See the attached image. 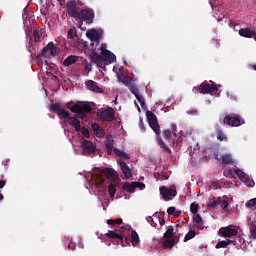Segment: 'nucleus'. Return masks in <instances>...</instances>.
<instances>
[{
    "label": "nucleus",
    "instance_id": "1",
    "mask_svg": "<svg viewBox=\"0 0 256 256\" xmlns=\"http://www.w3.org/2000/svg\"><path fill=\"white\" fill-rule=\"evenodd\" d=\"M117 177V173L112 169H96L92 172H87L85 174V179L87 181L86 189H89L90 193H95L98 195L99 201L103 210L106 211L109 206V200L107 198V185L109 184V179L113 181Z\"/></svg>",
    "mask_w": 256,
    "mask_h": 256
},
{
    "label": "nucleus",
    "instance_id": "2",
    "mask_svg": "<svg viewBox=\"0 0 256 256\" xmlns=\"http://www.w3.org/2000/svg\"><path fill=\"white\" fill-rule=\"evenodd\" d=\"M109 239H119V241H125L129 245V237L130 235L132 247H137L139 245L140 239L137 231L133 230V228L129 224H123L121 229H115L113 231L109 230L106 234Z\"/></svg>",
    "mask_w": 256,
    "mask_h": 256
},
{
    "label": "nucleus",
    "instance_id": "3",
    "mask_svg": "<svg viewBox=\"0 0 256 256\" xmlns=\"http://www.w3.org/2000/svg\"><path fill=\"white\" fill-rule=\"evenodd\" d=\"M91 59L93 63L97 65V67H103V65H111V63H115L117 61V56L113 54L110 50L97 53H93L91 55Z\"/></svg>",
    "mask_w": 256,
    "mask_h": 256
},
{
    "label": "nucleus",
    "instance_id": "4",
    "mask_svg": "<svg viewBox=\"0 0 256 256\" xmlns=\"http://www.w3.org/2000/svg\"><path fill=\"white\" fill-rule=\"evenodd\" d=\"M235 175H237V177H239L240 181H243V183H245V185H247V187H255V181H253V179H251L241 169L237 168V166H235V168H230V169L224 170V176L228 177L229 179H233V177H235Z\"/></svg>",
    "mask_w": 256,
    "mask_h": 256
},
{
    "label": "nucleus",
    "instance_id": "5",
    "mask_svg": "<svg viewBox=\"0 0 256 256\" xmlns=\"http://www.w3.org/2000/svg\"><path fill=\"white\" fill-rule=\"evenodd\" d=\"M219 87H221V85L215 84V82L213 81H205L203 82L200 87L193 88V92L194 93H209V95H212L214 97H219V95H221V90L219 89Z\"/></svg>",
    "mask_w": 256,
    "mask_h": 256
},
{
    "label": "nucleus",
    "instance_id": "6",
    "mask_svg": "<svg viewBox=\"0 0 256 256\" xmlns=\"http://www.w3.org/2000/svg\"><path fill=\"white\" fill-rule=\"evenodd\" d=\"M117 79H118V81H120V83H123L124 85L129 87V90L131 91V93L133 95H135V97H136L138 103H140L142 109H145V107H146L145 98H143V96H141L139 94V89L137 88V86H135V84H131V80L129 78H126L123 74H118Z\"/></svg>",
    "mask_w": 256,
    "mask_h": 256
},
{
    "label": "nucleus",
    "instance_id": "7",
    "mask_svg": "<svg viewBox=\"0 0 256 256\" xmlns=\"http://www.w3.org/2000/svg\"><path fill=\"white\" fill-rule=\"evenodd\" d=\"M173 231V226H167L166 232L164 233L165 240L162 244L164 249H173V247H175V244L177 243L175 239H177V237H175V233Z\"/></svg>",
    "mask_w": 256,
    "mask_h": 256
},
{
    "label": "nucleus",
    "instance_id": "8",
    "mask_svg": "<svg viewBox=\"0 0 256 256\" xmlns=\"http://www.w3.org/2000/svg\"><path fill=\"white\" fill-rule=\"evenodd\" d=\"M61 49L55 45V43L50 42L47 44L46 47L42 49L41 57H44V59H49L50 57H57L59 55Z\"/></svg>",
    "mask_w": 256,
    "mask_h": 256
},
{
    "label": "nucleus",
    "instance_id": "9",
    "mask_svg": "<svg viewBox=\"0 0 256 256\" xmlns=\"http://www.w3.org/2000/svg\"><path fill=\"white\" fill-rule=\"evenodd\" d=\"M160 195L164 199V201H171L173 197L177 196V190L175 188L162 186L160 187Z\"/></svg>",
    "mask_w": 256,
    "mask_h": 256
},
{
    "label": "nucleus",
    "instance_id": "10",
    "mask_svg": "<svg viewBox=\"0 0 256 256\" xmlns=\"http://www.w3.org/2000/svg\"><path fill=\"white\" fill-rule=\"evenodd\" d=\"M245 120L241 119V116H226L224 118V124L229 125L230 127H241L244 125Z\"/></svg>",
    "mask_w": 256,
    "mask_h": 256
},
{
    "label": "nucleus",
    "instance_id": "11",
    "mask_svg": "<svg viewBox=\"0 0 256 256\" xmlns=\"http://www.w3.org/2000/svg\"><path fill=\"white\" fill-rule=\"evenodd\" d=\"M146 115H147L149 126L151 127V129H153L156 135H159V133H161V130L159 127V123L157 122V116H155V114H153V112L151 111H148Z\"/></svg>",
    "mask_w": 256,
    "mask_h": 256
},
{
    "label": "nucleus",
    "instance_id": "12",
    "mask_svg": "<svg viewBox=\"0 0 256 256\" xmlns=\"http://www.w3.org/2000/svg\"><path fill=\"white\" fill-rule=\"evenodd\" d=\"M79 19L82 21H86V23H93V19H95V11L93 9H83L79 13Z\"/></svg>",
    "mask_w": 256,
    "mask_h": 256
},
{
    "label": "nucleus",
    "instance_id": "13",
    "mask_svg": "<svg viewBox=\"0 0 256 256\" xmlns=\"http://www.w3.org/2000/svg\"><path fill=\"white\" fill-rule=\"evenodd\" d=\"M208 1L212 7L215 19H217L218 22L223 21V18L225 17V14H223L224 13L223 6L213 4L214 0H208Z\"/></svg>",
    "mask_w": 256,
    "mask_h": 256
},
{
    "label": "nucleus",
    "instance_id": "14",
    "mask_svg": "<svg viewBox=\"0 0 256 256\" xmlns=\"http://www.w3.org/2000/svg\"><path fill=\"white\" fill-rule=\"evenodd\" d=\"M219 233L222 235V237H235L237 233H239V230L237 227L234 226H227V227H222L219 230Z\"/></svg>",
    "mask_w": 256,
    "mask_h": 256
},
{
    "label": "nucleus",
    "instance_id": "15",
    "mask_svg": "<svg viewBox=\"0 0 256 256\" xmlns=\"http://www.w3.org/2000/svg\"><path fill=\"white\" fill-rule=\"evenodd\" d=\"M81 147L83 155H91V153H95L96 146L89 140H84L81 144Z\"/></svg>",
    "mask_w": 256,
    "mask_h": 256
},
{
    "label": "nucleus",
    "instance_id": "16",
    "mask_svg": "<svg viewBox=\"0 0 256 256\" xmlns=\"http://www.w3.org/2000/svg\"><path fill=\"white\" fill-rule=\"evenodd\" d=\"M67 10H68V15L70 17H73L74 19H77L79 17V10L77 9V2L75 0L69 1L66 4Z\"/></svg>",
    "mask_w": 256,
    "mask_h": 256
},
{
    "label": "nucleus",
    "instance_id": "17",
    "mask_svg": "<svg viewBox=\"0 0 256 256\" xmlns=\"http://www.w3.org/2000/svg\"><path fill=\"white\" fill-rule=\"evenodd\" d=\"M86 37L92 42L99 43V39H101V30L90 29L86 32Z\"/></svg>",
    "mask_w": 256,
    "mask_h": 256
},
{
    "label": "nucleus",
    "instance_id": "18",
    "mask_svg": "<svg viewBox=\"0 0 256 256\" xmlns=\"http://www.w3.org/2000/svg\"><path fill=\"white\" fill-rule=\"evenodd\" d=\"M100 118L103 121H113L115 119V112L113 109H105L100 112Z\"/></svg>",
    "mask_w": 256,
    "mask_h": 256
},
{
    "label": "nucleus",
    "instance_id": "19",
    "mask_svg": "<svg viewBox=\"0 0 256 256\" xmlns=\"http://www.w3.org/2000/svg\"><path fill=\"white\" fill-rule=\"evenodd\" d=\"M240 37H246V39H255L256 41V32L249 28H242L239 30Z\"/></svg>",
    "mask_w": 256,
    "mask_h": 256
},
{
    "label": "nucleus",
    "instance_id": "20",
    "mask_svg": "<svg viewBox=\"0 0 256 256\" xmlns=\"http://www.w3.org/2000/svg\"><path fill=\"white\" fill-rule=\"evenodd\" d=\"M85 86L88 91H92L93 93H103V89L97 86V82L93 80H88L85 82Z\"/></svg>",
    "mask_w": 256,
    "mask_h": 256
},
{
    "label": "nucleus",
    "instance_id": "21",
    "mask_svg": "<svg viewBox=\"0 0 256 256\" xmlns=\"http://www.w3.org/2000/svg\"><path fill=\"white\" fill-rule=\"evenodd\" d=\"M121 171L124 173V177L126 179H131L133 177V173L131 172V168L125 162H120Z\"/></svg>",
    "mask_w": 256,
    "mask_h": 256
},
{
    "label": "nucleus",
    "instance_id": "22",
    "mask_svg": "<svg viewBox=\"0 0 256 256\" xmlns=\"http://www.w3.org/2000/svg\"><path fill=\"white\" fill-rule=\"evenodd\" d=\"M218 205H220L222 209H227L229 202L223 198H218L211 203V207H217Z\"/></svg>",
    "mask_w": 256,
    "mask_h": 256
},
{
    "label": "nucleus",
    "instance_id": "23",
    "mask_svg": "<svg viewBox=\"0 0 256 256\" xmlns=\"http://www.w3.org/2000/svg\"><path fill=\"white\" fill-rule=\"evenodd\" d=\"M68 122L71 127H74V129H76V131H81V122L79 121V119H77L76 117H69Z\"/></svg>",
    "mask_w": 256,
    "mask_h": 256
},
{
    "label": "nucleus",
    "instance_id": "24",
    "mask_svg": "<svg viewBox=\"0 0 256 256\" xmlns=\"http://www.w3.org/2000/svg\"><path fill=\"white\" fill-rule=\"evenodd\" d=\"M77 61H79L78 56L70 55L64 60L63 64L65 65V67H69L70 65H75V63H77Z\"/></svg>",
    "mask_w": 256,
    "mask_h": 256
},
{
    "label": "nucleus",
    "instance_id": "25",
    "mask_svg": "<svg viewBox=\"0 0 256 256\" xmlns=\"http://www.w3.org/2000/svg\"><path fill=\"white\" fill-rule=\"evenodd\" d=\"M217 161H222L224 165H229L233 163V156L231 154L223 155L221 158L216 157Z\"/></svg>",
    "mask_w": 256,
    "mask_h": 256
},
{
    "label": "nucleus",
    "instance_id": "26",
    "mask_svg": "<svg viewBox=\"0 0 256 256\" xmlns=\"http://www.w3.org/2000/svg\"><path fill=\"white\" fill-rule=\"evenodd\" d=\"M123 189L124 191H127V193H135V182H125Z\"/></svg>",
    "mask_w": 256,
    "mask_h": 256
},
{
    "label": "nucleus",
    "instance_id": "27",
    "mask_svg": "<svg viewBox=\"0 0 256 256\" xmlns=\"http://www.w3.org/2000/svg\"><path fill=\"white\" fill-rule=\"evenodd\" d=\"M231 243H233L232 240H222L216 244L215 248L216 249H225V247H229V245H231Z\"/></svg>",
    "mask_w": 256,
    "mask_h": 256
},
{
    "label": "nucleus",
    "instance_id": "28",
    "mask_svg": "<svg viewBox=\"0 0 256 256\" xmlns=\"http://www.w3.org/2000/svg\"><path fill=\"white\" fill-rule=\"evenodd\" d=\"M105 145H106L108 155H111V153H113V138L108 137Z\"/></svg>",
    "mask_w": 256,
    "mask_h": 256
},
{
    "label": "nucleus",
    "instance_id": "29",
    "mask_svg": "<svg viewBox=\"0 0 256 256\" xmlns=\"http://www.w3.org/2000/svg\"><path fill=\"white\" fill-rule=\"evenodd\" d=\"M45 30L43 29H37L34 31V41L35 43H39L41 41V37H43V33Z\"/></svg>",
    "mask_w": 256,
    "mask_h": 256
},
{
    "label": "nucleus",
    "instance_id": "30",
    "mask_svg": "<svg viewBox=\"0 0 256 256\" xmlns=\"http://www.w3.org/2000/svg\"><path fill=\"white\" fill-rule=\"evenodd\" d=\"M83 65H84L85 75H89V72L92 71V69H93V66L91 65V62H89L87 60H84Z\"/></svg>",
    "mask_w": 256,
    "mask_h": 256
},
{
    "label": "nucleus",
    "instance_id": "31",
    "mask_svg": "<svg viewBox=\"0 0 256 256\" xmlns=\"http://www.w3.org/2000/svg\"><path fill=\"white\" fill-rule=\"evenodd\" d=\"M92 129H93L94 133H96V135H98L99 137H101V135H103V128H101V126H99V124H97V123L92 124Z\"/></svg>",
    "mask_w": 256,
    "mask_h": 256
},
{
    "label": "nucleus",
    "instance_id": "32",
    "mask_svg": "<svg viewBox=\"0 0 256 256\" xmlns=\"http://www.w3.org/2000/svg\"><path fill=\"white\" fill-rule=\"evenodd\" d=\"M114 153L118 155V157H121V159H129V154L125 153L124 151H121L117 148H114Z\"/></svg>",
    "mask_w": 256,
    "mask_h": 256
},
{
    "label": "nucleus",
    "instance_id": "33",
    "mask_svg": "<svg viewBox=\"0 0 256 256\" xmlns=\"http://www.w3.org/2000/svg\"><path fill=\"white\" fill-rule=\"evenodd\" d=\"M158 144L160 145V147L162 149H164V151H166V153H171V149L169 148V146H167V144H165V142H163V139L161 138H157Z\"/></svg>",
    "mask_w": 256,
    "mask_h": 256
},
{
    "label": "nucleus",
    "instance_id": "34",
    "mask_svg": "<svg viewBox=\"0 0 256 256\" xmlns=\"http://www.w3.org/2000/svg\"><path fill=\"white\" fill-rule=\"evenodd\" d=\"M23 24L25 27H31V20L29 19V14L24 13L22 15Z\"/></svg>",
    "mask_w": 256,
    "mask_h": 256
},
{
    "label": "nucleus",
    "instance_id": "35",
    "mask_svg": "<svg viewBox=\"0 0 256 256\" xmlns=\"http://www.w3.org/2000/svg\"><path fill=\"white\" fill-rule=\"evenodd\" d=\"M58 117L60 119H67V117H69V112L63 108H60V111L58 112Z\"/></svg>",
    "mask_w": 256,
    "mask_h": 256
},
{
    "label": "nucleus",
    "instance_id": "36",
    "mask_svg": "<svg viewBox=\"0 0 256 256\" xmlns=\"http://www.w3.org/2000/svg\"><path fill=\"white\" fill-rule=\"evenodd\" d=\"M108 191L111 199H113V197H115V194L117 193V189L115 188V185L109 184Z\"/></svg>",
    "mask_w": 256,
    "mask_h": 256
},
{
    "label": "nucleus",
    "instance_id": "37",
    "mask_svg": "<svg viewBox=\"0 0 256 256\" xmlns=\"http://www.w3.org/2000/svg\"><path fill=\"white\" fill-rule=\"evenodd\" d=\"M245 207H247V209H253V207H256V198H252L249 201H247L245 203Z\"/></svg>",
    "mask_w": 256,
    "mask_h": 256
},
{
    "label": "nucleus",
    "instance_id": "38",
    "mask_svg": "<svg viewBox=\"0 0 256 256\" xmlns=\"http://www.w3.org/2000/svg\"><path fill=\"white\" fill-rule=\"evenodd\" d=\"M61 110V105L59 103L51 104L50 105V111H53V113H58Z\"/></svg>",
    "mask_w": 256,
    "mask_h": 256
},
{
    "label": "nucleus",
    "instance_id": "39",
    "mask_svg": "<svg viewBox=\"0 0 256 256\" xmlns=\"http://www.w3.org/2000/svg\"><path fill=\"white\" fill-rule=\"evenodd\" d=\"M121 223H123V219H121V218H118L116 220H114V219L107 220L108 225H121Z\"/></svg>",
    "mask_w": 256,
    "mask_h": 256
},
{
    "label": "nucleus",
    "instance_id": "40",
    "mask_svg": "<svg viewBox=\"0 0 256 256\" xmlns=\"http://www.w3.org/2000/svg\"><path fill=\"white\" fill-rule=\"evenodd\" d=\"M92 108L89 104H83L81 106V113H91Z\"/></svg>",
    "mask_w": 256,
    "mask_h": 256
},
{
    "label": "nucleus",
    "instance_id": "41",
    "mask_svg": "<svg viewBox=\"0 0 256 256\" xmlns=\"http://www.w3.org/2000/svg\"><path fill=\"white\" fill-rule=\"evenodd\" d=\"M190 211H191V213H193V215H197V211H199V204L192 203L190 205Z\"/></svg>",
    "mask_w": 256,
    "mask_h": 256
},
{
    "label": "nucleus",
    "instance_id": "42",
    "mask_svg": "<svg viewBox=\"0 0 256 256\" xmlns=\"http://www.w3.org/2000/svg\"><path fill=\"white\" fill-rule=\"evenodd\" d=\"M196 233L195 230H190L186 235H185V241H191L195 237Z\"/></svg>",
    "mask_w": 256,
    "mask_h": 256
},
{
    "label": "nucleus",
    "instance_id": "43",
    "mask_svg": "<svg viewBox=\"0 0 256 256\" xmlns=\"http://www.w3.org/2000/svg\"><path fill=\"white\" fill-rule=\"evenodd\" d=\"M250 234L252 239H256V222L250 226Z\"/></svg>",
    "mask_w": 256,
    "mask_h": 256
},
{
    "label": "nucleus",
    "instance_id": "44",
    "mask_svg": "<svg viewBox=\"0 0 256 256\" xmlns=\"http://www.w3.org/2000/svg\"><path fill=\"white\" fill-rule=\"evenodd\" d=\"M74 37H77V30H75V28H70L68 30V39H73Z\"/></svg>",
    "mask_w": 256,
    "mask_h": 256
},
{
    "label": "nucleus",
    "instance_id": "45",
    "mask_svg": "<svg viewBox=\"0 0 256 256\" xmlns=\"http://www.w3.org/2000/svg\"><path fill=\"white\" fill-rule=\"evenodd\" d=\"M70 111H72V113H78L79 115H81V105H74L70 108Z\"/></svg>",
    "mask_w": 256,
    "mask_h": 256
},
{
    "label": "nucleus",
    "instance_id": "46",
    "mask_svg": "<svg viewBox=\"0 0 256 256\" xmlns=\"http://www.w3.org/2000/svg\"><path fill=\"white\" fill-rule=\"evenodd\" d=\"M79 131H81L83 137H86V139H89V137H90L89 129H87L85 127L81 128V126H80V130Z\"/></svg>",
    "mask_w": 256,
    "mask_h": 256
},
{
    "label": "nucleus",
    "instance_id": "47",
    "mask_svg": "<svg viewBox=\"0 0 256 256\" xmlns=\"http://www.w3.org/2000/svg\"><path fill=\"white\" fill-rule=\"evenodd\" d=\"M135 189H140V191H143L145 189V183L142 182H134Z\"/></svg>",
    "mask_w": 256,
    "mask_h": 256
},
{
    "label": "nucleus",
    "instance_id": "48",
    "mask_svg": "<svg viewBox=\"0 0 256 256\" xmlns=\"http://www.w3.org/2000/svg\"><path fill=\"white\" fill-rule=\"evenodd\" d=\"M218 139H219V141H227V136L225 135V133H223V131L219 130L218 131Z\"/></svg>",
    "mask_w": 256,
    "mask_h": 256
},
{
    "label": "nucleus",
    "instance_id": "49",
    "mask_svg": "<svg viewBox=\"0 0 256 256\" xmlns=\"http://www.w3.org/2000/svg\"><path fill=\"white\" fill-rule=\"evenodd\" d=\"M194 229H198V231H203V229H205V226L203 225V222L194 223Z\"/></svg>",
    "mask_w": 256,
    "mask_h": 256
},
{
    "label": "nucleus",
    "instance_id": "50",
    "mask_svg": "<svg viewBox=\"0 0 256 256\" xmlns=\"http://www.w3.org/2000/svg\"><path fill=\"white\" fill-rule=\"evenodd\" d=\"M146 221L152 225V227H155L157 225L156 218H153L151 216L146 217ZM154 223V225H153Z\"/></svg>",
    "mask_w": 256,
    "mask_h": 256
},
{
    "label": "nucleus",
    "instance_id": "51",
    "mask_svg": "<svg viewBox=\"0 0 256 256\" xmlns=\"http://www.w3.org/2000/svg\"><path fill=\"white\" fill-rule=\"evenodd\" d=\"M201 222H203V218H201V215L199 214L194 215L193 223L195 224V223H201Z\"/></svg>",
    "mask_w": 256,
    "mask_h": 256
},
{
    "label": "nucleus",
    "instance_id": "52",
    "mask_svg": "<svg viewBox=\"0 0 256 256\" xmlns=\"http://www.w3.org/2000/svg\"><path fill=\"white\" fill-rule=\"evenodd\" d=\"M164 136L166 137V139H173V132H171V130H165L164 131Z\"/></svg>",
    "mask_w": 256,
    "mask_h": 256
},
{
    "label": "nucleus",
    "instance_id": "53",
    "mask_svg": "<svg viewBox=\"0 0 256 256\" xmlns=\"http://www.w3.org/2000/svg\"><path fill=\"white\" fill-rule=\"evenodd\" d=\"M171 129H172L173 137H177V125L176 124H171Z\"/></svg>",
    "mask_w": 256,
    "mask_h": 256
},
{
    "label": "nucleus",
    "instance_id": "54",
    "mask_svg": "<svg viewBox=\"0 0 256 256\" xmlns=\"http://www.w3.org/2000/svg\"><path fill=\"white\" fill-rule=\"evenodd\" d=\"M120 71L121 69H119V66L113 67V72L115 73L116 77H119V75H121Z\"/></svg>",
    "mask_w": 256,
    "mask_h": 256
},
{
    "label": "nucleus",
    "instance_id": "55",
    "mask_svg": "<svg viewBox=\"0 0 256 256\" xmlns=\"http://www.w3.org/2000/svg\"><path fill=\"white\" fill-rule=\"evenodd\" d=\"M175 211H176V209H175V207H169L168 209H167V213H168V215H175Z\"/></svg>",
    "mask_w": 256,
    "mask_h": 256
},
{
    "label": "nucleus",
    "instance_id": "56",
    "mask_svg": "<svg viewBox=\"0 0 256 256\" xmlns=\"http://www.w3.org/2000/svg\"><path fill=\"white\" fill-rule=\"evenodd\" d=\"M157 221L159 222L160 227H163V225H165V219L156 217V223Z\"/></svg>",
    "mask_w": 256,
    "mask_h": 256
},
{
    "label": "nucleus",
    "instance_id": "57",
    "mask_svg": "<svg viewBox=\"0 0 256 256\" xmlns=\"http://www.w3.org/2000/svg\"><path fill=\"white\" fill-rule=\"evenodd\" d=\"M188 115H197V109H190L187 111Z\"/></svg>",
    "mask_w": 256,
    "mask_h": 256
},
{
    "label": "nucleus",
    "instance_id": "58",
    "mask_svg": "<svg viewBox=\"0 0 256 256\" xmlns=\"http://www.w3.org/2000/svg\"><path fill=\"white\" fill-rule=\"evenodd\" d=\"M100 51H101V53H105V51H109V50H107V44H101Z\"/></svg>",
    "mask_w": 256,
    "mask_h": 256
},
{
    "label": "nucleus",
    "instance_id": "59",
    "mask_svg": "<svg viewBox=\"0 0 256 256\" xmlns=\"http://www.w3.org/2000/svg\"><path fill=\"white\" fill-rule=\"evenodd\" d=\"M139 127L141 131H145V124H143V119L140 118Z\"/></svg>",
    "mask_w": 256,
    "mask_h": 256
},
{
    "label": "nucleus",
    "instance_id": "60",
    "mask_svg": "<svg viewBox=\"0 0 256 256\" xmlns=\"http://www.w3.org/2000/svg\"><path fill=\"white\" fill-rule=\"evenodd\" d=\"M68 249H69L70 251H73V249H75V244H74L73 242H69V244H68Z\"/></svg>",
    "mask_w": 256,
    "mask_h": 256
},
{
    "label": "nucleus",
    "instance_id": "61",
    "mask_svg": "<svg viewBox=\"0 0 256 256\" xmlns=\"http://www.w3.org/2000/svg\"><path fill=\"white\" fill-rule=\"evenodd\" d=\"M182 212L180 210H175L173 217H181Z\"/></svg>",
    "mask_w": 256,
    "mask_h": 256
},
{
    "label": "nucleus",
    "instance_id": "62",
    "mask_svg": "<svg viewBox=\"0 0 256 256\" xmlns=\"http://www.w3.org/2000/svg\"><path fill=\"white\" fill-rule=\"evenodd\" d=\"M5 185H6V182L4 180H0V189H3Z\"/></svg>",
    "mask_w": 256,
    "mask_h": 256
},
{
    "label": "nucleus",
    "instance_id": "63",
    "mask_svg": "<svg viewBox=\"0 0 256 256\" xmlns=\"http://www.w3.org/2000/svg\"><path fill=\"white\" fill-rule=\"evenodd\" d=\"M249 67H250V69H253L254 71H256V64L250 65Z\"/></svg>",
    "mask_w": 256,
    "mask_h": 256
},
{
    "label": "nucleus",
    "instance_id": "64",
    "mask_svg": "<svg viewBox=\"0 0 256 256\" xmlns=\"http://www.w3.org/2000/svg\"><path fill=\"white\" fill-rule=\"evenodd\" d=\"M7 163H9V160L2 161V165H7Z\"/></svg>",
    "mask_w": 256,
    "mask_h": 256
}]
</instances>
